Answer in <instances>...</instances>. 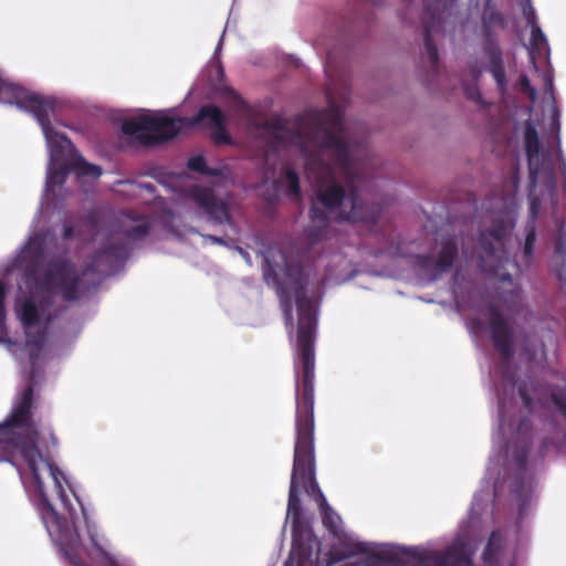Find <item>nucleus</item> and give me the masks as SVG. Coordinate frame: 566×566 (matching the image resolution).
<instances>
[{
	"mask_svg": "<svg viewBox=\"0 0 566 566\" xmlns=\"http://www.w3.org/2000/svg\"><path fill=\"white\" fill-rule=\"evenodd\" d=\"M3 102L15 104L36 119L50 148L51 166L46 176V188L54 191L56 187L63 186L72 171L70 161L64 160V156L67 150H73L74 146L64 134L56 132L51 125L50 117L56 108L55 99L13 84L9 87Z\"/></svg>",
	"mask_w": 566,
	"mask_h": 566,
	"instance_id": "obj_4",
	"label": "nucleus"
},
{
	"mask_svg": "<svg viewBox=\"0 0 566 566\" xmlns=\"http://www.w3.org/2000/svg\"><path fill=\"white\" fill-rule=\"evenodd\" d=\"M24 277L30 293V297H27L20 307V318L24 327L34 326L40 322L34 298L43 296L49 304L54 295H61L65 302H75L80 297V276L69 259L54 258L45 264L42 272L35 264H29Z\"/></svg>",
	"mask_w": 566,
	"mask_h": 566,
	"instance_id": "obj_5",
	"label": "nucleus"
},
{
	"mask_svg": "<svg viewBox=\"0 0 566 566\" xmlns=\"http://www.w3.org/2000/svg\"><path fill=\"white\" fill-rule=\"evenodd\" d=\"M472 74H473L475 77H478V76H480V74H481V70H480V69H478V67H474V69H472Z\"/></svg>",
	"mask_w": 566,
	"mask_h": 566,
	"instance_id": "obj_43",
	"label": "nucleus"
},
{
	"mask_svg": "<svg viewBox=\"0 0 566 566\" xmlns=\"http://www.w3.org/2000/svg\"><path fill=\"white\" fill-rule=\"evenodd\" d=\"M552 401L566 420V390L559 389L552 392Z\"/></svg>",
	"mask_w": 566,
	"mask_h": 566,
	"instance_id": "obj_28",
	"label": "nucleus"
},
{
	"mask_svg": "<svg viewBox=\"0 0 566 566\" xmlns=\"http://www.w3.org/2000/svg\"><path fill=\"white\" fill-rule=\"evenodd\" d=\"M87 222L93 227L96 228L98 224V216L96 211H91L87 214Z\"/></svg>",
	"mask_w": 566,
	"mask_h": 566,
	"instance_id": "obj_37",
	"label": "nucleus"
},
{
	"mask_svg": "<svg viewBox=\"0 0 566 566\" xmlns=\"http://www.w3.org/2000/svg\"><path fill=\"white\" fill-rule=\"evenodd\" d=\"M203 237L206 239H208L213 244H219V245L226 244L224 240L222 238H220V237L212 235V234H207V235H203Z\"/></svg>",
	"mask_w": 566,
	"mask_h": 566,
	"instance_id": "obj_38",
	"label": "nucleus"
},
{
	"mask_svg": "<svg viewBox=\"0 0 566 566\" xmlns=\"http://www.w3.org/2000/svg\"><path fill=\"white\" fill-rule=\"evenodd\" d=\"M524 144L528 163L530 178L532 182L535 184L542 168L539 163L541 144L538 133L530 120H527L525 124Z\"/></svg>",
	"mask_w": 566,
	"mask_h": 566,
	"instance_id": "obj_14",
	"label": "nucleus"
},
{
	"mask_svg": "<svg viewBox=\"0 0 566 566\" xmlns=\"http://www.w3.org/2000/svg\"><path fill=\"white\" fill-rule=\"evenodd\" d=\"M282 180L286 186V193L295 199L301 198V185L297 172L292 168L282 171Z\"/></svg>",
	"mask_w": 566,
	"mask_h": 566,
	"instance_id": "obj_20",
	"label": "nucleus"
},
{
	"mask_svg": "<svg viewBox=\"0 0 566 566\" xmlns=\"http://www.w3.org/2000/svg\"><path fill=\"white\" fill-rule=\"evenodd\" d=\"M488 311L493 346L500 354L503 363H509L514 355L511 326L505 316L495 306H489Z\"/></svg>",
	"mask_w": 566,
	"mask_h": 566,
	"instance_id": "obj_10",
	"label": "nucleus"
},
{
	"mask_svg": "<svg viewBox=\"0 0 566 566\" xmlns=\"http://www.w3.org/2000/svg\"><path fill=\"white\" fill-rule=\"evenodd\" d=\"M132 220L135 224L124 228L122 234L129 241H139L149 233V220L144 216L132 218Z\"/></svg>",
	"mask_w": 566,
	"mask_h": 566,
	"instance_id": "obj_16",
	"label": "nucleus"
},
{
	"mask_svg": "<svg viewBox=\"0 0 566 566\" xmlns=\"http://www.w3.org/2000/svg\"><path fill=\"white\" fill-rule=\"evenodd\" d=\"M496 242H502L507 233V227L504 220L495 219L490 229L485 231Z\"/></svg>",
	"mask_w": 566,
	"mask_h": 566,
	"instance_id": "obj_23",
	"label": "nucleus"
},
{
	"mask_svg": "<svg viewBox=\"0 0 566 566\" xmlns=\"http://www.w3.org/2000/svg\"><path fill=\"white\" fill-rule=\"evenodd\" d=\"M512 169H513V172H514V178L517 180L518 165L514 164Z\"/></svg>",
	"mask_w": 566,
	"mask_h": 566,
	"instance_id": "obj_42",
	"label": "nucleus"
},
{
	"mask_svg": "<svg viewBox=\"0 0 566 566\" xmlns=\"http://www.w3.org/2000/svg\"><path fill=\"white\" fill-rule=\"evenodd\" d=\"M272 286L281 301L286 319L292 321L293 297L298 314L297 360H294L295 443L287 515L292 520V557L296 558L298 566H313L311 557L318 547V538L302 521L300 490L302 489L315 502L321 491L316 481L314 417L316 311L312 298L307 295V285Z\"/></svg>",
	"mask_w": 566,
	"mask_h": 566,
	"instance_id": "obj_1",
	"label": "nucleus"
},
{
	"mask_svg": "<svg viewBox=\"0 0 566 566\" xmlns=\"http://www.w3.org/2000/svg\"><path fill=\"white\" fill-rule=\"evenodd\" d=\"M539 199L537 197H532L530 202V216L527 221H533L536 224V220L539 212Z\"/></svg>",
	"mask_w": 566,
	"mask_h": 566,
	"instance_id": "obj_33",
	"label": "nucleus"
},
{
	"mask_svg": "<svg viewBox=\"0 0 566 566\" xmlns=\"http://www.w3.org/2000/svg\"><path fill=\"white\" fill-rule=\"evenodd\" d=\"M467 94H468V96H469L470 98H472V99L474 98V94H473L472 92L468 91V93H467Z\"/></svg>",
	"mask_w": 566,
	"mask_h": 566,
	"instance_id": "obj_45",
	"label": "nucleus"
},
{
	"mask_svg": "<svg viewBox=\"0 0 566 566\" xmlns=\"http://www.w3.org/2000/svg\"><path fill=\"white\" fill-rule=\"evenodd\" d=\"M323 525L338 541L322 554L321 542L311 557L313 566H474L472 539L459 534L442 551L357 542L343 530L340 516L331 507L322 490L317 494Z\"/></svg>",
	"mask_w": 566,
	"mask_h": 566,
	"instance_id": "obj_3",
	"label": "nucleus"
},
{
	"mask_svg": "<svg viewBox=\"0 0 566 566\" xmlns=\"http://www.w3.org/2000/svg\"><path fill=\"white\" fill-rule=\"evenodd\" d=\"M187 166L190 170L199 172L203 176L219 177L222 176L221 168L209 167L203 156H193L188 159Z\"/></svg>",
	"mask_w": 566,
	"mask_h": 566,
	"instance_id": "obj_19",
	"label": "nucleus"
},
{
	"mask_svg": "<svg viewBox=\"0 0 566 566\" xmlns=\"http://www.w3.org/2000/svg\"><path fill=\"white\" fill-rule=\"evenodd\" d=\"M12 84L7 83L0 77V102L4 101V97L7 96L9 92V87H11Z\"/></svg>",
	"mask_w": 566,
	"mask_h": 566,
	"instance_id": "obj_35",
	"label": "nucleus"
},
{
	"mask_svg": "<svg viewBox=\"0 0 566 566\" xmlns=\"http://www.w3.org/2000/svg\"><path fill=\"white\" fill-rule=\"evenodd\" d=\"M525 461V457L523 455L522 458H518V462L520 463H523Z\"/></svg>",
	"mask_w": 566,
	"mask_h": 566,
	"instance_id": "obj_46",
	"label": "nucleus"
},
{
	"mask_svg": "<svg viewBox=\"0 0 566 566\" xmlns=\"http://www.w3.org/2000/svg\"><path fill=\"white\" fill-rule=\"evenodd\" d=\"M6 285L0 280V342L3 340V336L6 335Z\"/></svg>",
	"mask_w": 566,
	"mask_h": 566,
	"instance_id": "obj_27",
	"label": "nucleus"
},
{
	"mask_svg": "<svg viewBox=\"0 0 566 566\" xmlns=\"http://www.w3.org/2000/svg\"><path fill=\"white\" fill-rule=\"evenodd\" d=\"M531 45L536 50H542L547 45L545 34L537 24L531 27Z\"/></svg>",
	"mask_w": 566,
	"mask_h": 566,
	"instance_id": "obj_25",
	"label": "nucleus"
},
{
	"mask_svg": "<svg viewBox=\"0 0 566 566\" xmlns=\"http://www.w3.org/2000/svg\"><path fill=\"white\" fill-rule=\"evenodd\" d=\"M293 560H295L296 566H298V565H297V560H296V558H295V557H292V554L290 555L289 560H286V562H285L284 566H293V564H292V562H293Z\"/></svg>",
	"mask_w": 566,
	"mask_h": 566,
	"instance_id": "obj_41",
	"label": "nucleus"
},
{
	"mask_svg": "<svg viewBox=\"0 0 566 566\" xmlns=\"http://www.w3.org/2000/svg\"><path fill=\"white\" fill-rule=\"evenodd\" d=\"M209 120L214 126H222L226 117L216 105L202 106L196 116L171 118L168 116L139 115L122 123V133L142 146H155L175 138L184 128Z\"/></svg>",
	"mask_w": 566,
	"mask_h": 566,
	"instance_id": "obj_6",
	"label": "nucleus"
},
{
	"mask_svg": "<svg viewBox=\"0 0 566 566\" xmlns=\"http://www.w3.org/2000/svg\"><path fill=\"white\" fill-rule=\"evenodd\" d=\"M482 22L484 33L483 53L489 62L486 71L493 76L499 90L504 92L507 86V80L503 62V52L497 40L491 32L493 25L503 23V17L496 11L485 12Z\"/></svg>",
	"mask_w": 566,
	"mask_h": 566,
	"instance_id": "obj_7",
	"label": "nucleus"
},
{
	"mask_svg": "<svg viewBox=\"0 0 566 566\" xmlns=\"http://www.w3.org/2000/svg\"><path fill=\"white\" fill-rule=\"evenodd\" d=\"M228 94L238 103L240 112L250 118L252 111L250 106L240 97V95L232 88L228 90Z\"/></svg>",
	"mask_w": 566,
	"mask_h": 566,
	"instance_id": "obj_32",
	"label": "nucleus"
},
{
	"mask_svg": "<svg viewBox=\"0 0 566 566\" xmlns=\"http://www.w3.org/2000/svg\"><path fill=\"white\" fill-rule=\"evenodd\" d=\"M524 232L523 259L528 263L533 258L534 244L536 242V224L533 221H526Z\"/></svg>",
	"mask_w": 566,
	"mask_h": 566,
	"instance_id": "obj_21",
	"label": "nucleus"
},
{
	"mask_svg": "<svg viewBox=\"0 0 566 566\" xmlns=\"http://www.w3.org/2000/svg\"><path fill=\"white\" fill-rule=\"evenodd\" d=\"M189 197L209 221L214 224L235 227L230 207L231 193H227L224 198H221L217 196L212 188L195 186L190 189Z\"/></svg>",
	"mask_w": 566,
	"mask_h": 566,
	"instance_id": "obj_8",
	"label": "nucleus"
},
{
	"mask_svg": "<svg viewBox=\"0 0 566 566\" xmlns=\"http://www.w3.org/2000/svg\"><path fill=\"white\" fill-rule=\"evenodd\" d=\"M558 117H559L558 113H557V112H555V113L553 114V118H552L553 125H554V126H556L557 132H559V126H560V125H559V118H558Z\"/></svg>",
	"mask_w": 566,
	"mask_h": 566,
	"instance_id": "obj_39",
	"label": "nucleus"
},
{
	"mask_svg": "<svg viewBox=\"0 0 566 566\" xmlns=\"http://www.w3.org/2000/svg\"><path fill=\"white\" fill-rule=\"evenodd\" d=\"M518 395L523 401V405L526 409H531L532 408V405H533V400L530 396V394L527 392V389L525 386H520L518 387Z\"/></svg>",
	"mask_w": 566,
	"mask_h": 566,
	"instance_id": "obj_34",
	"label": "nucleus"
},
{
	"mask_svg": "<svg viewBox=\"0 0 566 566\" xmlns=\"http://www.w3.org/2000/svg\"><path fill=\"white\" fill-rule=\"evenodd\" d=\"M326 209L323 208L317 200L312 202V206L310 208V218L313 222H317L322 226H326L328 222V216L325 211Z\"/></svg>",
	"mask_w": 566,
	"mask_h": 566,
	"instance_id": "obj_24",
	"label": "nucleus"
},
{
	"mask_svg": "<svg viewBox=\"0 0 566 566\" xmlns=\"http://www.w3.org/2000/svg\"><path fill=\"white\" fill-rule=\"evenodd\" d=\"M504 542L505 539L502 531L495 530L490 534L488 543L482 554V559L486 565H499V556L504 547Z\"/></svg>",
	"mask_w": 566,
	"mask_h": 566,
	"instance_id": "obj_15",
	"label": "nucleus"
},
{
	"mask_svg": "<svg viewBox=\"0 0 566 566\" xmlns=\"http://www.w3.org/2000/svg\"><path fill=\"white\" fill-rule=\"evenodd\" d=\"M34 249V253L36 256H41L43 254V249L40 244H38L36 247L33 248Z\"/></svg>",
	"mask_w": 566,
	"mask_h": 566,
	"instance_id": "obj_40",
	"label": "nucleus"
},
{
	"mask_svg": "<svg viewBox=\"0 0 566 566\" xmlns=\"http://www.w3.org/2000/svg\"><path fill=\"white\" fill-rule=\"evenodd\" d=\"M523 14L530 27L537 24L536 13L531 3V0H526L525 3L523 4Z\"/></svg>",
	"mask_w": 566,
	"mask_h": 566,
	"instance_id": "obj_30",
	"label": "nucleus"
},
{
	"mask_svg": "<svg viewBox=\"0 0 566 566\" xmlns=\"http://www.w3.org/2000/svg\"><path fill=\"white\" fill-rule=\"evenodd\" d=\"M84 521L91 543V548L86 551L87 556L102 565H114L116 555L112 553L109 541L99 532L98 526L87 518L85 513Z\"/></svg>",
	"mask_w": 566,
	"mask_h": 566,
	"instance_id": "obj_13",
	"label": "nucleus"
},
{
	"mask_svg": "<svg viewBox=\"0 0 566 566\" xmlns=\"http://www.w3.org/2000/svg\"><path fill=\"white\" fill-rule=\"evenodd\" d=\"M492 237H490L486 232H481L478 239L479 249L486 255L493 256L495 253V248L492 242Z\"/></svg>",
	"mask_w": 566,
	"mask_h": 566,
	"instance_id": "obj_26",
	"label": "nucleus"
},
{
	"mask_svg": "<svg viewBox=\"0 0 566 566\" xmlns=\"http://www.w3.org/2000/svg\"><path fill=\"white\" fill-rule=\"evenodd\" d=\"M128 258V247L125 243H117L108 239L104 247L97 250L87 262L80 276L88 274H98L107 276L114 273Z\"/></svg>",
	"mask_w": 566,
	"mask_h": 566,
	"instance_id": "obj_9",
	"label": "nucleus"
},
{
	"mask_svg": "<svg viewBox=\"0 0 566 566\" xmlns=\"http://www.w3.org/2000/svg\"><path fill=\"white\" fill-rule=\"evenodd\" d=\"M74 235V228L70 224L64 226L62 237L64 240H70Z\"/></svg>",
	"mask_w": 566,
	"mask_h": 566,
	"instance_id": "obj_36",
	"label": "nucleus"
},
{
	"mask_svg": "<svg viewBox=\"0 0 566 566\" xmlns=\"http://www.w3.org/2000/svg\"><path fill=\"white\" fill-rule=\"evenodd\" d=\"M293 135L300 140L305 170L317 186L316 200L333 211L348 199L350 209L340 219L365 222V206L355 182L358 175L339 107L306 111L295 117Z\"/></svg>",
	"mask_w": 566,
	"mask_h": 566,
	"instance_id": "obj_2",
	"label": "nucleus"
},
{
	"mask_svg": "<svg viewBox=\"0 0 566 566\" xmlns=\"http://www.w3.org/2000/svg\"><path fill=\"white\" fill-rule=\"evenodd\" d=\"M520 88H521V92L526 94L532 102L536 101L537 92L532 86L527 75H522L521 76V78H520Z\"/></svg>",
	"mask_w": 566,
	"mask_h": 566,
	"instance_id": "obj_29",
	"label": "nucleus"
},
{
	"mask_svg": "<svg viewBox=\"0 0 566 566\" xmlns=\"http://www.w3.org/2000/svg\"><path fill=\"white\" fill-rule=\"evenodd\" d=\"M212 137L217 144H229L230 143V137L226 129V122L223 123V125L221 127L214 126V132L212 134Z\"/></svg>",
	"mask_w": 566,
	"mask_h": 566,
	"instance_id": "obj_31",
	"label": "nucleus"
},
{
	"mask_svg": "<svg viewBox=\"0 0 566 566\" xmlns=\"http://www.w3.org/2000/svg\"><path fill=\"white\" fill-rule=\"evenodd\" d=\"M252 125L256 128L268 129L273 133H283L286 130L287 122L282 117H273L271 119H263L260 122H252Z\"/></svg>",
	"mask_w": 566,
	"mask_h": 566,
	"instance_id": "obj_22",
	"label": "nucleus"
},
{
	"mask_svg": "<svg viewBox=\"0 0 566 566\" xmlns=\"http://www.w3.org/2000/svg\"><path fill=\"white\" fill-rule=\"evenodd\" d=\"M458 250L457 240L449 238L442 242L437 258L430 254H419L416 256V264L419 269L430 273L432 279H438L450 270L458 256Z\"/></svg>",
	"mask_w": 566,
	"mask_h": 566,
	"instance_id": "obj_11",
	"label": "nucleus"
},
{
	"mask_svg": "<svg viewBox=\"0 0 566 566\" xmlns=\"http://www.w3.org/2000/svg\"><path fill=\"white\" fill-rule=\"evenodd\" d=\"M72 171L78 177H92L97 179L102 175V168L97 165L87 163L82 156H77L70 161Z\"/></svg>",
	"mask_w": 566,
	"mask_h": 566,
	"instance_id": "obj_18",
	"label": "nucleus"
},
{
	"mask_svg": "<svg viewBox=\"0 0 566 566\" xmlns=\"http://www.w3.org/2000/svg\"><path fill=\"white\" fill-rule=\"evenodd\" d=\"M46 340L45 329L38 331L35 333H27L25 346L29 352V358L32 364L38 359L44 343Z\"/></svg>",
	"mask_w": 566,
	"mask_h": 566,
	"instance_id": "obj_17",
	"label": "nucleus"
},
{
	"mask_svg": "<svg viewBox=\"0 0 566 566\" xmlns=\"http://www.w3.org/2000/svg\"><path fill=\"white\" fill-rule=\"evenodd\" d=\"M103 566H123L119 560L117 559V557L115 558V564L114 565H103Z\"/></svg>",
	"mask_w": 566,
	"mask_h": 566,
	"instance_id": "obj_44",
	"label": "nucleus"
},
{
	"mask_svg": "<svg viewBox=\"0 0 566 566\" xmlns=\"http://www.w3.org/2000/svg\"><path fill=\"white\" fill-rule=\"evenodd\" d=\"M442 13L436 4L427 3L424 6L422 15L423 41L426 53L433 69L438 66L439 53L432 33L440 32L443 22Z\"/></svg>",
	"mask_w": 566,
	"mask_h": 566,
	"instance_id": "obj_12",
	"label": "nucleus"
}]
</instances>
